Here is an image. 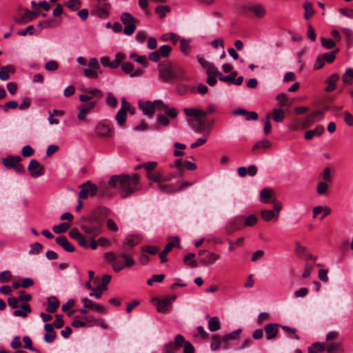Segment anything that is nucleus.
<instances>
[{
    "mask_svg": "<svg viewBox=\"0 0 353 353\" xmlns=\"http://www.w3.org/2000/svg\"><path fill=\"white\" fill-rule=\"evenodd\" d=\"M109 185L117 188L122 198L128 196L141 188L139 178L136 174L114 175L110 178Z\"/></svg>",
    "mask_w": 353,
    "mask_h": 353,
    "instance_id": "1",
    "label": "nucleus"
},
{
    "mask_svg": "<svg viewBox=\"0 0 353 353\" xmlns=\"http://www.w3.org/2000/svg\"><path fill=\"white\" fill-rule=\"evenodd\" d=\"M139 105L143 113L149 117L154 114L156 108L163 110L171 119H175L179 114V110L176 108H169L161 100H156L154 102L140 101Z\"/></svg>",
    "mask_w": 353,
    "mask_h": 353,
    "instance_id": "2",
    "label": "nucleus"
},
{
    "mask_svg": "<svg viewBox=\"0 0 353 353\" xmlns=\"http://www.w3.org/2000/svg\"><path fill=\"white\" fill-rule=\"evenodd\" d=\"M103 221L97 216L90 217L88 221L81 225V229L89 238H96L102 232Z\"/></svg>",
    "mask_w": 353,
    "mask_h": 353,
    "instance_id": "3",
    "label": "nucleus"
},
{
    "mask_svg": "<svg viewBox=\"0 0 353 353\" xmlns=\"http://www.w3.org/2000/svg\"><path fill=\"white\" fill-rule=\"evenodd\" d=\"M135 264L134 261L132 258V255L126 251H123L119 254L117 260L112 263V268L116 272H119L125 268H128Z\"/></svg>",
    "mask_w": 353,
    "mask_h": 353,
    "instance_id": "4",
    "label": "nucleus"
},
{
    "mask_svg": "<svg viewBox=\"0 0 353 353\" xmlns=\"http://www.w3.org/2000/svg\"><path fill=\"white\" fill-rule=\"evenodd\" d=\"M22 159L19 156H8L1 160L2 164L7 168H13L17 173H23L24 167L21 164Z\"/></svg>",
    "mask_w": 353,
    "mask_h": 353,
    "instance_id": "5",
    "label": "nucleus"
},
{
    "mask_svg": "<svg viewBox=\"0 0 353 353\" xmlns=\"http://www.w3.org/2000/svg\"><path fill=\"white\" fill-rule=\"evenodd\" d=\"M196 115H187L191 117L188 119L189 125L197 132H201L204 130L207 123L206 117L202 114H195Z\"/></svg>",
    "mask_w": 353,
    "mask_h": 353,
    "instance_id": "6",
    "label": "nucleus"
},
{
    "mask_svg": "<svg viewBox=\"0 0 353 353\" xmlns=\"http://www.w3.org/2000/svg\"><path fill=\"white\" fill-rule=\"evenodd\" d=\"M121 20L125 26L123 32L126 35L132 34L137 28V19L129 12H124L121 16Z\"/></svg>",
    "mask_w": 353,
    "mask_h": 353,
    "instance_id": "7",
    "label": "nucleus"
},
{
    "mask_svg": "<svg viewBox=\"0 0 353 353\" xmlns=\"http://www.w3.org/2000/svg\"><path fill=\"white\" fill-rule=\"evenodd\" d=\"M81 191L79 193V199H85L88 196H94L98 192V188L96 185L88 181L79 185Z\"/></svg>",
    "mask_w": 353,
    "mask_h": 353,
    "instance_id": "8",
    "label": "nucleus"
},
{
    "mask_svg": "<svg viewBox=\"0 0 353 353\" xmlns=\"http://www.w3.org/2000/svg\"><path fill=\"white\" fill-rule=\"evenodd\" d=\"M159 72L160 79L163 81L168 82L175 78L170 63H159Z\"/></svg>",
    "mask_w": 353,
    "mask_h": 353,
    "instance_id": "9",
    "label": "nucleus"
},
{
    "mask_svg": "<svg viewBox=\"0 0 353 353\" xmlns=\"http://www.w3.org/2000/svg\"><path fill=\"white\" fill-rule=\"evenodd\" d=\"M32 177L37 178L44 174V167L37 160L32 159L28 167Z\"/></svg>",
    "mask_w": 353,
    "mask_h": 353,
    "instance_id": "10",
    "label": "nucleus"
},
{
    "mask_svg": "<svg viewBox=\"0 0 353 353\" xmlns=\"http://www.w3.org/2000/svg\"><path fill=\"white\" fill-rule=\"evenodd\" d=\"M243 8L247 12H252L258 18L264 17L267 12L265 8L259 3L248 4L244 6Z\"/></svg>",
    "mask_w": 353,
    "mask_h": 353,
    "instance_id": "11",
    "label": "nucleus"
},
{
    "mask_svg": "<svg viewBox=\"0 0 353 353\" xmlns=\"http://www.w3.org/2000/svg\"><path fill=\"white\" fill-rule=\"evenodd\" d=\"M323 117L322 111H316L309 114L303 121L302 128L305 129Z\"/></svg>",
    "mask_w": 353,
    "mask_h": 353,
    "instance_id": "12",
    "label": "nucleus"
},
{
    "mask_svg": "<svg viewBox=\"0 0 353 353\" xmlns=\"http://www.w3.org/2000/svg\"><path fill=\"white\" fill-rule=\"evenodd\" d=\"M121 70L123 72L128 74L131 77H140L143 74L141 69H134V65L130 61L123 62L121 64Z\"/></svg>",
    "mask_w": 353,
    "mask_h": 353,
    "instance_id": "13",
    "label": "nucleus"
},
{
    "mask_svg": "<svg viewBox=\"0 0 353 353\" xmlns=\"http://www.w3.org/2000/svg\"><path fill=\"white\" fill-rule=\"evenodd\" d=\"M152 302L156 305L157 311L161 313H167L172 308L170 300L154 298Z\"/></svg>",
    "mask_w": 353,
    "mask_h": 353,
    "instance_id": "14",
    "label": "nucleus"
},
{
    "mask_svg": "<svg viewBox=\"0 0 353 353\" xmlns=\"http://www.w3.org/2000/svg\"><path fill=\"white\" fill-rule=\"evenodd\" d=\"M185 115H196L195 114H202L203 117L216 112V108L214 105L209 104L207 106V110L203 111L198 108H185L183 110Z\"/></svg>",
    "mask_w": 353,
    "mask_h": 353,
    "instance_id": "15",
    "label": "nucleus"
},
{
    "mask_svg": "<svg viewBox=\"0 0 353 353\" xmlns=\"http://www.w3.org/2000/svg\"><path fill=\"white\" fill-rule=\"evenodd\" d=\"M97 133L104 137H110L113 135L114 131L110 125L101 122L96 127Z\"/></svg>",
    "mask_w": 353,
    "mask_h": 353,
    "instance_id": "16",
    "label": "nucleus"
},
{
    "mask_svg": "<svg viewBox=\"0 0 353 353\" xmlns=\"http://www.w3.org/2000/svg\"><path fill=\"white\" fill-rule=\"evenodd\" d=\"M37 17L38 13L26 9L24 10V14L19 18H14V20L17 23H26L32 21Z\"/></svg>",
    "mask_w": 353,
    "mask_h": 353,
    "instance_id": "17",
    "label": "nucleus"
},
{
    "mask_svg": "<svg viewBox=\"0 0 353 353\" xmlns=\"http://www.w3.org/2000/svg\"><path fill=\"white\" fill-rule=\"evenodd\" d=\"M275 192L271 188H263L260 192V201L263 203H271L272 199L274 197Z\"/></svg>",
    "mask_w": 353,
    "mask_h": 353,
    "instance_id": "18",
    "label": "nucleus"
},
{
    "mask_svg": "<svg viewBox=\"0 0 353 353\" xmlns=\"http://www.w3.org/2000/svg\"><path fill=\"white\" fill-rule=\"evenodd\" d=\"M279 327L281 325L277 323H268L265 326L264 331L267 334V340H271L276 336Z\"/></svg>",
    "mask_w": 353,
    "mask_h": 353,
    "instance_id": "19",
    "label": "nucleus"
},
{
    "mask_svg": "<svg viewBox=\"0 0 353 353\" xmlns=\"http://www.w3.org/2000/svg\"><path fill=\"white\" fill-rule=\"evenodd\" d=\"M82 302L85 307L90 308L92 310L97 311L103 314H105L107 312L106 309L103 305L95 303L88 298L83 299Z\"/></svg>",
    "mask_w": 353,
    "mask_h": 353,
    "instance_id": "20",
    "label": "nucleus"
},
{
    "mask_svg": "<svg viewBox=\"0 0 353 353\" xmlns=\"http://www.w3.org/2000/svg\"><path fill=\"white\" fill-rule=\"evenodd\" d=\"M97 105V101H92L89 103L82 104L79 107V110L80 111L79 114L77 116V118L79 120H83L85 117V115L88 112H89L92 109H93Z\"/></svg>",
    "mask_w": 353,
    "mask_h": 353,
    "instance_id": "21",
    "label": "nucleus"
},
{
    "mask_svg": "<svg viewBox=\"0 0 353 353\" xmlns=\"http://www.w3.org/2000/svg\"><path fill=\"white\" fill-rule=\"evenodd\" d=\"M56 242L68 252H73L75 250L74 247L69 242L66 237L63 236L57 237Z\"/></svg>",
    "mask_w": 353,
    "mask_h": 353,
    "instance_id": "22",
    "label": "nucleus"
},
{
    "mask_svg": "<svg viewBox=\"0 0 353 353\" xmlns=\"http://www.w3.org/2000/svg\"><path fill=\"white\" fill-rule=\"evenodd\" d=\"M220 255L216 253L208 252L205 256L200 259V263L203 265H209L219 259Z\"/></svg>",
    "mask_w": 353,
    "mask_h": 353,
    "instance_id": "23",
    "label": "nucleus"
},
{
    "mask_svg": "<svg viewBox=\"0 0 353 353\" xmlns=\"http://www.w3.org/2000/svg\"><path fill=\"white\" fill-rule=\"evenodd\" d=\"M110 6L108 3H103L94 10V12L100 18H105L108 16Z\"/></svg>",
    "mask_w": 353,
    "mask_h": 353,
    "instance_id": "24",
    "label": "nucleus"
},
{
    "mask_svg": "<svg viewBox=\"0 0 353 353\" xmlns=\"http://www.w3.org/2000/svg\"><path fill=\"white\" fill-rule=\"evenodd\" d=\"M20 307L21 309L16 310L13 312V315L14 316L26 318L28 316V314L32 312L31 307L28 303L21 305Z\"/></svg>",
    "mask_w": 353,
    "mask_h": 353,
    "instance_id": "25",
    "label": "nucleus"
},
{
    "mask_svg": "<svg viewBox=\"0 0 353 353\" xmlns=\"http://www.w3.org/2000/svg\"><path fill=\"white\" fill-rule=\"evenodd\" d=\"M14 67L12 65H8L0 68V79L7 81L10 79V74L14 73Z\"/></svg>",
    "mask_w": 353,
    "mask_h": 353,
    "instance_id": "26",
    "label": "nucleus"
},
{
    "mask_svg": "<svg viewBox=\"0 0 353 353\" xmlns=\"http://www.w3.org/2000/svg\"><path fill=\"white\" fill-rule=\"evenodd\" d=\"M139 242H140V238L139 236H136V235L128 236L123 242V245L125 248L124 251L127 252L128 247L130 248H132L134 246H135L136 245L139 244Z\"/></svg>",
    "mask_w": 353,
    "mask_h": 353,
    "instance_id": "27",
    "label": "nucleus"
},
{
    "mask_svg": "<svg viewBox=\"0 0 353 353\" xmlns=\"http://www.w3.org/2000/svg\"><path fill=\"white\" fill-rule=\"evenodd\" d=\"M326 351L327 353H343L344 349L341 342H332L327 346Z\"/></svg>",
    "mask_w": 353,
    "mask_h": 353,
    "instance_id": "28",
    "label": "nucleus"
},
{
    "mask_svg": "<svg viewBox=\"0 0 353 353\" xmlns=\"http://www.w3.org/2000/svg\"><path fill=\"white\" fill-rule=\"evenodd\" d=\"M59 305V301L55 296H50L48 299V306L46 311L49 313H54Z\"/></svg>",
    "mask_w": 353,
    "mask_h": 353,
    "instance_id": "29",
    "label": "nucleus"
},
{
    "mask_svg": "<svg viewBox=\"0 0 353 353\" xmlns=\"http://www.w3.org/2000/svg\"><path fill=\"white\" fill-rule=\"evenodd\" d=\"M325 131L322 125H318L314 130H307L305 134V138L307 140L312 139L314 136H321Z\"/></svg>",
    "mask_w": 353,
    "mask_h": 353,
    "instance_id": "30",
    "label": "nucleus"
},
{
    "mask_svg": "<svg viewBox=\"0 0 353 353\" xmlns=\"http://www.w3.org/2000/svg\"><path fill=\"white\" fill-rule=\"evenodd\" d=\"M61 23L60 20L50 19L39 21L38 26L42 28H52L59 26Z\"/></svg>",
    "mask_w": 353,
    "mask_h": 353,
    "instance_id": "31",
    "label": "nucleus"
},
{
    "mask_svg": "<svg viewBox=\"0 0 353 353\" xmlns=\"http://www.w3.org/2000/svg\"><path fill=\"white\" fill-rule=\"evenodd\" d=\"M339 79V76L337 74H332L327 80L328 85L325 89V92H331L336 88V82Z\"/></svg>",
    "mask_w": 353,
    "mask_h": 353,
    "instance_id": "32",
    "label": "nucleus"
},
{
    "mask_svg": "<svg viewBox=\"0 0 353 353\" xmlns=\"http://www.w3.org/2000/svg\"><path fill=\"white\" fill-rule=\"evenodd\" d=\"M168 243L165 245L164 250L170 252L174 247H179L180 239L178 236H170L168 238Z\"/></svg>",
    "mask_w": 353,
    "mask_h": 353,
    "instance_id": "33",
    "label": "nucleus"
},
{
    "mask_svg": "<svg viewBox=\"0 0 353 353\" xmlns=\"http://www.w3.org/2000/svg\"><path fill=\"white\" fill-rule=\"evenodd\" d=\"M207 318L209 319L208 328L210 331L215 332L220 329L221 325H220L219 319L217 317H216V316L210 317L209 316H208Z\"/></svg>",
    "mask_w": 353,
    "mask_h": 353,
    "instance_id": "34",
    "label": "nucleus"
},
{
    "mask_svg": "<svg viewBox=\"0 0 353 353\" xmlns=\"http://www.w3.org/2000/svg\"><path fill=\"white\" fill-rule=\"evenodd\" d=\"M240 220V218H236L233 220H231L226 225H225V232L228 234H232L236 230L240 229V228L237 225L238 221Z\"/></svg>",
    "mask_w": 353,
    "mask_h": 353,
    "instance_id": "35",
    "label": "nucleus"
},
{
    "mask_svg": "<svg viewBox=\"0 0 353 353\" xmlns=\"http://www.w3.org/2000/svg\"><path fill=\"white\" fill-rule=\"evenodd\" d=\"M326 350L325 345L323 343L316 342L312 346L309 347L308 353H321Z\"/></svg>",
    "mask_w": 353,
    "mask_h": 353,
    "instance_id": "36",
    "label": "nucleus"
},
{
    "mask_svg": "<svg viewBox=\"0 0 353 353\" xmlns=\"http://www.w3.org/2000/svg\"><path fill=\"white\" fill-rule=\"evenodd\" d=\"M170 119H172L165 112L163 114H158L157 116V120L161 126L166 127L170 125Z\"/></svg>",
    "mask_w": 353,
    "mask_h": 353,
    "instance_id": "37",
    "label": "nucleus"
},
{
    "mask_svg": "<svg viewBox=\"0 0 353 353\" xmlns=\"http://www.w3.org/2000/svg\"><path fill=\"white\" fill-rule=\"evenodd\" d=\"M272 146V143L268 139H263L256 142L252 147V150L256 151L259 149H268Z\"/></svg>",
    "mask_w": 353,
    "mask_h": 353,
    "instance_id": "38",
    "label": "nucleus"
},
{
    "mask_svg": "<svg viewBox=\"0 0 353 353\" xmlns=\"http://www.w3.org/2000/svg\"><path fill=\"white\" fill-rule=\"evenodd\" d=\"M262 219L265 221H269L273 219L277 220L279 218L278 215H276L274 212L271 210H263L261 212Z\"/></svg>",
    "mask_w": 353,
    "mask_h": 353,
    "instance_id": "39",
    "label": "nucleus"
},
{
    "mask_svg": "<svg viewBox=\"0 0 353 353\" xmlns=\"http://www.w3.org/2000/svg\"><path fill=\"white\" fill-rule=\"evenodd\" d=\"M303 8L305 10L304 17L305 19L309 20L314 14L312 4L309 1H305L303 4Z\"/></svg>",
    "mask_w": 353,
    "mask_h": 353,
    "instance_id": "40",
    "label": "nucleus"
},
{
    "mask_svg": "<svg viewBox=\"0 0 353 353\" xmlns=\"http://www.w3.org/2000/svg\"><path fill=\"white\" fill-rule=\"evenodd\" d=\"M272 113V118L275 122L280 123L284 120L285 112L282 109L274 108Z\"/></svg>",
    "mask_w": 353,
    "mask_h": 353,
    "instance_id": "41",
    "label": "nucleus"
},
{
    "mask_svg": "<svg viewBox=\"0 0 353 353\" xmlns=\"http://www.w3.org/2000/svg\"><path fill=\"white\" fill-rule=\"evenodd\" d=\"M342 79L345 84L351 85L353 83V69H347L343 74Z\"/></svg>",
    "mask_w": 353,
    "mask_h": 353,
    "instance_id": "42",
    "label": "nucleus"
},
{
    "mask_svg": "<svg viewBox=\"0 0 353 353\" xmlns=\"http://www.w3.org/2000/svg\"><path fill=\"white\" fill-rule=\"evenodd\" d=\"M177 185L178 184L166 185V184H163V183H160L159 185V188L161 192H166V193H172V192H176Z\"/></svg>",
    "mask_w": 353,
    "mask_h": 353,
    "instance_id": "43",
    "label": "nucleus"
},
{
    "mask_svg": "<svg viewBox=\"0 0 353 353\" xmlns=\"http://www.w3.org/2000/svg\"><path fill=\"white\" fill-rule=\"evenodd\" d=\"M276 100L278 101V105L280 108L283 107H290V103H288V99L286 95L284 93H280L276 96Z\"/></svg>",
    "mask_w": 353,
    "mask_h": 353,
    "instance_id": "44",
    "label": "nucleus"
},
{
    "mask_svg": "<svg viewBox=\"0 0 353 353\" xmlns=\"http://www.w3.org/2000/svg\"><path fill=\"white\" fill-rule=\"evenodd\" d=\"M70 227V224L68 223H61L58 225L53 227L52 230L56 234H61L66 232Z\"/></svg>",
    "mask_w": 353,
    "mask_h": 353,
    "instance_id": "45",
    "label": "nucleus"
},
{
    "mask_svg": "<svg viewBox=\"0 0 353 353\" xmlns=\"http://www.w3.org/2000/svg\"><path fill=\"white\" fill-rule=\"evenodd\" d=\"M102 71L98 72V70L90 68L85 69L83 72L85 77L90 79H97L99 74Z\"/></svg>",
    "mask_w": 353,
    "mask_h": 353,
    "instance_id": "46",
    "label": "nucleus"
},
{
    "mask_svg": "<svg viewBox=\"0 0 353 353\" xmlns=\"http://www.w3.org/2000/svg\"><path fill=\"white\" fill-rule=\"evenodd\" d=\"M339 51V50L338 48H336L334 50H332L330 52L324 54L323 55H322V57L324 59V61H326L327 63H331L335 59L336 54Z\"/></svg>",
    "mask_w": 353,
    "mask_h": 353,
    "instance_id": "47",
    "label": "nucleus"
},
{
    "mask_svg": "<svg viewBox=\"0 0 353 353\" xmlns=\"http://www.w3.org/2000/svg\"><path fill=\"white\" fill-rule=\"evenodd\" d=\"M321 45L326 49H332L335 47L336 43L332 39H325L324 37L321 38Z\"/></svg>",
    "mask_w": 353,
    "mask_h": 353,
    "instance_id": "48",
    "label": "nucleus"
},
{
    "mask_svg": "<svg viewBox=\"0 0 353 353\" xmlns=\"http://www.w3.org/2000/svg\"><path fill=\"white\" fill-rule=\"evenodd\" d=\"M155 11L161 18H163L167 13L170 12V8L168 6H158Z\"/></svg>",
    "mask_w": 353,
    "mask_h": 353,
    "instance_id": "49",
    "label": "nucleus"
},
{
    "mask_svg": "<svg viewBox=\"0 0 353 353\" xmlns=\"http://www.w3.org/2000/svg\"><path fill=\"white\" fill-rule=\"evenodd\" d=\"M195 257V254L194 253H188V254H186L183 259V261L184 263H188V261L191 260L189 263H188V265L191 267V268H196L198 266V263L196 261L194 260H192V259H194Z\"/></svg>",
    "mask_w": 353,
    "mask_h": 353,
    "instance_id": "50",
    "label": "nucleus"
},
{
    "mask_svg": "<svg viewBox=\"0 0 353 353\" xmlns=\"http://www.w3.org/2000/svg\"><path fill=\"white\" fill-rule=\"evenodd\" d=\"M185 342L186 341H185V339L182 335L177 334L174 338V342L170 343V344L174 345V346H176V347L181 349L183 346H184Z\"/></svg>",
    "mask_w": 353,
    "mask_h": 353,
    "instance_id": "51",
    "label": "nucleus"
},
{
    "mask_svg": "<svg viewBox=\"0 0 353 353\" xmlns=\"http://www.w3.org/2000/svg\"><path fill=\"white\" fill-rule=\"evenodd\" d=\"M241 329H238L236 331L230 332L228 334H225L223 336V341L227 343L229 340H234L236 339L237 336L241 332Z\"/></svg>",
    "mask_w": 353,
    "mask_h": 353,
    "instance_id": "52",
    "label": "nucleus"
},
{
    "mask_svg": "<svg viewBox=\"0 0 353 353\" xmlns=\"http://www.w3.org/2000/svg\"><path fill=\"white\" fill-rule=\"evenodd\" d=\"M270 114L268 113L266 114V119L264 120V128L263 132L265 134H269L272 130V125L270 123Z\"/></svg>",
    "mask_w": 353,
    "mask_h": 353,
    "instance_id": "53",
    "label": "nucleus"
},
{
    "mask_svg": "<svg viewBox=\"0 0 353 353\" xmlns=\"http://www.w3.org/2000/svg\"><path fill=\"white\" fill-rule=\"evenodd\" d=\"M106 102L111 108H115L117 105L118 101L112 92L107 94Z\"/></svg>",
    "mask_w": 353,
    "mask_h": 353,
    "instance_id": "54",
    "label": "nucleus"
},
{
    "mask_svg": "<svg viewBox=\"0 0 353 353\" xmlns=\"http://www.w3.org/2000/svg\"><path fill=\"white\" fill-rule=\"evenodd\" d=\"M102 98L103 97V94L101 92V95L99 94H83L79 96V99L82 102H86L92 100L94 97Z\"/></svg>",
    "mask_w": 353,
    "mask_h": 353,
    "instance_id": "55",
    "label": "nucleus"
},
{
    "mask_svg": "<svg viewBox=\"0 0 353 353\" xmlns=\"http://www.w3.org/2000/svg\"><path fill=\"white\" fill-rule=\"evenodd\" d=\"M171 51L172 48L168 45H163L161 46L159 50L160 55L165 58L170 56Z\"/></svg>",
    "mask_w": 353,
    "mask_h": 353,
    "instance_id": "56",
    "label": "nucleus"
},
{
    "mask_svg": "<svg viewBox=\"0 0 353 353\" xmlns=\"http://www.w3.org/2000/svg\"><path fill=\"white\" fill-rule=\"evenodd\" d=\"M43 249V246L39 243H34L30 245V250L29 251V254H39Z\"/></svg>",
    "mask_w": 353,
    "mask_h": 353,
    "instance_id": "57",
    "label": "nucleus"
},
{
    "mask_svg": "<svg viewBox=\"0 0 353 353\" xmlns=\"http://www.w3.org/2000/svg\"><path fill=\"white\" fill-rule=\"evenodd\" d=\"M116 120L119 125H123L125 123L126 112H125L123 110H119L116 115Z\"/></svg>",
    "mask_w": 353,
    "mask_h": 353,
    "instance_id": "58",
    "label": "nucleus"
},
{
    "mask_svg": "<svg viewBox=\"0 0 353 353\" xmlns=\"http://www.w3.org/2000/svg\"><path fill=\"white\" fill-rule=\"evenodd\" d=\"M12 279L11 272L9 270H5L0 274V282L7 283Z\"/></svg>",
    "mask_w": 353,
    "mask_h": 353,
    "instance_id": "59",
    "label": "nucleus"
},
{
    "mask_svg": "<svg viewBox=\"0 0 353 353\" xmlns=\"http://www.w3.org/2000/svg\"><path fill=\"white\" fill-rule=\"evenodd\" d=\"M19 106L17 101H10L6 102L3 106V111L8 112L10 109H16Z\"/></svg>",
    "mask_w": 353,
    "mask_h": 353,
    "instance_id": "60",
    "label": "nucleus"
},
{
    "mask_svg": "<svg viewBox=\"0 0 353 353\" xmlns=\"http://www.w3.org/2000/svg\"><path fill=\"white\" fill-rule=\"evenodd\" d=\"M180 48H181V50L185 54H188L189 52H190L189 42L187 40L184 39H181V41H180Z\"/></svg>",
    "mask_w": 353,
    "mask_h": 353,
    "instance_id": "61",
    "label": "nucleus"
},
{
    "mask_svg": "<svg viewBox=\"0 0 353 353\" xmlns=\"http://www.w3.org/2000/svg\"><path fill=\"white\" fill-rule=\"evenodd\" d=\"M281 327L286 332L290 334H292L293 335V337L296 339V340H299L300 339V337L299 335L296 334V328H292V327H290L289 326H287V325H281Z\"/></svg>",
    "mask_w": 353,
    "mask_h": 353,
    "instance_id": "62",
    "label": "nucleus"
},
{
    "mask_svg": "<svg viewBox=\"0 0 353 353\" xmlns=\"http://www.w3.org/2000/svg\"><path fill=\"white\" fill-rule=\"evenodd\" d=\"M59 68V63L57 61L52 60L47 62L45 65V68L48 71H55Z\"/></svg>",
    "mask_w": 353,
    "mask_h": 353,
    "instance_id": "63",
    "label": "nucleus"
},
{
    "mask_svg": "<svg viewBox=\"0 0 353 353\" xmlns=\"http://www.w3.org/2000/svg\"><path fill=\"white\" fill-rule=\"evenodd\" d=\"M344 121L349 126H353V116L347 111H345L343 113Z\"/></svg>",
    "mask_w": 353,
    "mask_h": 353,
    "instance_id": "64",
    "label": "nucleus"
}]
</instances>
